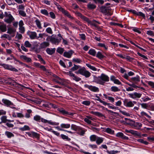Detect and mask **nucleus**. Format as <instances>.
I'll use <instances>...</instances> for the list:
<instances>
[{"label":"nucleus","mask_w":154,"mask_h":154,"mask_svg":"<svg viewBox=\"0 0 154 154\" xmlns=\"http://www.w3.org/2000/svg\"><path fill=\"white\" fill-rule=\"evenodd\" d=\"M78 69V70L75 72L77 74H80L85 76L86 78H88L91 75V73L87 70L84 67H81L80 66L75 64L72 67L70 70L72 71H75Z\"/></svg>","instance_id":"f257e3e1"},{"label":"nucleus","mask_w":154,"mask_h":154,"mask_svg":"<svg viewBox=\"0 0 154 154\" xmlns=\"http://www.w3.org/2000/svg\"><path fill=\"white\" fill-rule=\"evenodd\" d=\"M109 80V77L104 74H102L100 76H98L96 80L97 83L100 85H103L105 82H108Z\"/></svg>","instance_id":"f03ea898"},{"label":"nucleus","mask_w":154,"mask_h":154,"mask_svg":"<svg viewBox=\"0 0 154 154\" xmlns=\"http://www.w3.org/2000/svg\"><path fill=\"white\" fill-rule=\"evenodd\" d=\"M4 16L5 17L4 19V21L8 23H11L14 20V18L9 12H5Z\"/></svg>","instance_id":"7ed1b4c3"},{"label":"nucleus","mask_w":154,"mask_h":154,"mask_svg":"<svg viewBox=\"0 0 154 154\" xmlns=\"http://www.w3.org/2000/svg\"><path fill=\"white\" fill-rule=\"evenodd\" d=\"M57 8L65 15L71 19L72 20L74 19V18L69 13V12L67 11L64 10L60 5H58L57 6Z\"/></svg>","instance_id":"20e7f679"},{"label":"nucleus","mask_w":154,"mask_h":154,"mask_svg":"<svg viewBox=\"0 0 154 154\" xmlns=\"http://www.w3.org/2000/svg\"><path fill=\"white\" fill-rule=\"evenodd\" d=\"M0 66H3L5 69H8L12 71L17 72L18 70L17 69L11 65L6 64H0Z\"/></svg>","instance_id":"39448f33"},{"label":"nucleus","mask_w":154,"mask_h":154,"mask_svg":"<svg viewBox=\"0 0 154 154\" xmlns=\"http://www.w3.org/2000/svg\"><path fill=\"white\" fill-rule=\"evenodd\" d=\"M111 9L110 7H107L105 6H102L100 8V11L103 14H107L109 12Z\"/></svg>","instance_id":"423d86ee"},{"label":"nucleus","mask_w":154,"mask_h":154,"mask_svg":"<svg viewBox=\"0 0 154 154\" xmlns=\"http://www.w3.org/2000/svg\"><path fill=\"white\" fill-rule=\"evenodd\" d=\"M67 75L72 77L73 80L76 82H79L81 80V78L75 75L71 71H69V72H67Z\"/></svg>","instance_id":"0eeeda50"},{"label":"nucleus","mask_w":154,"mask_h":154,"mask_svg":"<svg viewBox=\"0 0 154 154\" xmlns=\"http://www.w3.org/2000/svg\"><path fill=\"white\" fill-rule=\"evenodd\" d=\"M16 29L13 27H9L8 28L7 33L10 34L11 37H14L15 36Z\"/></svg>","instance_id":"6e6552de"},{"label":"nucleus","mask_w":154,"mask_h":154,"mask_svg":"<svg viewBox=\"0 0 154 154\" xmlns=\"http://www.w3.org/2000/svg\"><path fill=\"white\" fill-rule=\"evenodd\" d=\"M61 40V38H57L55 37L54 35H51V42L54 44L58 45L60 42Z\"/></svg>","instance_id":"1a4fd4ad"},{"label":"nucleus","mask_w":154,"mask_h":154,"mask_svg":"<svg viewBox=\"0 0 154 154\" xmlns=\"http://www.w3.org/2000/svg\"><path fill=\"white\" fill-rule=\"evenodd\" d=\"M85 87L88 88L90 90L94 92H98L99 89L98 88L92 85H89L87 84H85L84 85Z\"/></svg>","instance_id":"9d476101"},{"label":"nucleus","mask_w":154,"mask_h":154,"mask_svg":"<svg viewBox=\"0 0 154 154\" xmlns=\"http://www.w3.org/2000/svg\"><path fill=\"white\" fill-rule=\"evenodd\" d=\"M2 102L3 103L4 105L7 106H14L13 103L8 100L5 99H3L2 100Z\"/></svg>","instance_id":"9b49d317"},{"label":"nucleus","mask_w":154,"mask_h":154,"mask_svg":"<svg viewBox=\"0 0 154 154\" xmlns=\"http://www.w3.org/2000/svg\"><path fill=\"white\" fill-rule=\"evenodd\" d=\"M76 14L88 23H89V22H90V20L88 18L82 15L81 13L79 12H76Z\"/></svg>","instance_id":"f8f14e48"},{"label":"nucleus","mask_w":154,"mask_h":154,"mask_svg":"<svg viewBox=\"0 0 154 154\" xmlns=\"http://www.w3.org/2000/svg\"><path fill=\"white\" fill-rule=\"evenodd\" d=\"M129 96L132 98L135 99L140 98L142 95V94L135 92L133 94H129Z\"/></svg>","instance_id":"ddd939ff"},{"label":"nucleus","mask_w":154,"mask_h":154,"mask_svg":"<svg viewBox=\"0 0 154 154\" xmlns=\"http://www.w3.org/2000/svg\"><path fill=\"white\" fill-rule=\"evenodd\" d=\"M57 110L59 111L60 113L64 115H69L72 116L73 114L72 113L69 112L67 111H66L64 109L62 108H58Z\"/></svg>","instance_id":"4468645a"},{"label":"nucleus","mask_w":154,"mask_h":154,"mask_svg":"<svg viewBox=\"0 0 154 154\" xmlns=\"http://www.w3.org/2000/svg\"><path fill=\"white\" fill-rule=\"evenodd\" d=\"M50 45L49 42H44L42 43L40 45V49H43L49 47Z\"/></svg>","instance_id":"2eb2a0df"},{"label":"nucleus","mask_w":154,"mask_h":154,"mask_svg":"<svg viewBox=\"0 0 154 154\" xmlns=\"http://www.w3.org/2000/svg\"><path fill=\"white\" fill-rule=\"evenodd\" d=\"M142 125V124L141 123L138 122H135L134 121L132 127H134L135 128L137 129H141Z\"/></svg>","instance_id":"dca6fc26"},{"label":"nucleus","mask_w":154,"mask_h":154,"mask_svg":"<svg viewBox=\"0 0 154 154\" xmlns=\"http://www.w3.org/2000/svg\"><path fill=\"white\" fill-rule=\"evenodd\" d=\"M73 53V52L72 51H69L67 52H64L63 55L65 57L70 58L71 57Z\"/></svg>","instance_id":"f3484780"},{"label":"nucleus","mask_w":154,"mask_h":154,"mask_svg":"<svg viewBox=\"0 0 154 154\" xmlns=\"http://www.w3.org/2000/svg\"><path fill=\"white\" fill-rule=\"evenodd\" d=\"M129 81L133 83H135L137 84V83L140 81V77L138 76L132 77L131 79V80H129Z\"/></svg>","instance_id":"a211bd4d"},{"label":"nucleus","mask_w":154,"mask_h":154,"mask_svg":"<svg viewBox=\"0 0 154 154\" xmlns=\"http://www.w3.org/2000/svg\"><path fill=\"white\" fill-rule=\"evenodd\" d=\"M124 104L126 106L131 107L134 106V104L132 103L131 101L128 102L127 100L126 99L124 101Z\"/></svg>","instance_id":"6ab92c4d"},{"label":"nucleus","mask_w":154,"mask_h":154,"mask_svg":"<svg viewBox=\"0 0 154 154\" xmlns=\"http://www.w3.org/2000/svg\"><path fill=\"white\" fill-rule=\"evenodd\" d=\"M76 132L79 135L81 136H83L85 134V131L84 129L79 127Z\"/></svg>","instance_id":"aec40b11"},{"label":"nucleus","mask_w":154,"mask_h":154,"mask_svg":"<svg viewBox=\"0 0 154 154\" xmlns=\"http://www.w3.org/2000/svg\"><path fill=\"white\" fill-rule=\"evenodd\" d=\"M55 50L56 49L55 48H48L46 49V51L48 54L51 55L55 53Z\"/></svg>","instance_id":"412c9836"},{"label":"nucleus","mask_w":154,"mask_h":154,"mask_svg":"<svg viewBox=\"0 0 154 154\" xmlns=\"http://www.w3.org/2000/svg\"><path fill=\"white\" fill-rule=\"evenodd\" d=\"M116 136L118 137H121L122 139L127 140L128 139V137L125 136L123 134L122 132H119L117 133Z\"/></svg>","instance_id":"4be33fe9"},{"label":"nucleus","mask_w":154,"mask_h":154,"mask_svg":"<svg viewBox=\"0 0 154 154\" xmlns=\"http://www.w3.org/2000/svg\"><path fill=\"white\" fill-rule=\"evenodd\" d=\"M55 77L58 79L59 80V81H56L57 83L62 85H63L65 84V81L64 79H61L58 76H55Z\"/></svg>","instance_id":"5701e85b"},{"label":"nucleus","mask_w":154,"mask_h":154,"mask_svg":"<svg viewBox=\"0 0 154 154\" xmlns=\"http://www.w3.org/2000/svg\"><path fill=\"white\" fill-rule=\"evenodd\" d=\"M7 30L6 25L3 24L0 25V31L2 32H4Z\"/></svg>","instance_id":"b1692460"},{"label":"nucleus","mask_w":154,"mask_h":154,"mask_svg":"<svg viewBox=\"0 0 154 154\" xmlns=\"http://www.w3.org/2000/svg\"><path fill=\"white\" fill-rule=\"evenodd\" d=\"M20 57L21 58L24 60L28 62H31L32 61L31 58L27 57L25 55H22L20 56Z\"/></svg>","instance_id":"393cba45"},{"label":"nucleus","mask_w":154,"mask_h":154,"mask_svg":"<svg viewBox=\"0 0 154 154\" xmlns=\"http://www.w3.org/2000/svg\"><path fill=\"white\" fill-rule=\"evenodd\" d=\"M60 127L63 129V128L67 129L70 127L69 124L62 123L60 125Z\"/></svg>","instance_id":"a878e982"},{"label":"nucleus","mask_w":154,"mask_h":154,"mask_svg":"<svg viewBox=\"0 0 154 154\" xmlns=\"http://www.w3.org/2000/svg\"><path fill=\"white\" fill-rule=\"evenodd\" d=\"M90 113L91 114H93L99 117H102L103 116V115L101 113L98 112H94L93 111H91L90 112Z\"/></svg>","instance_id":"bb28decb"},{"label":"nucleus","mask_w":154,"mask_h":154,"mask_svg":"<svg viewBox=\"0 0 154 154\" xmlns=\"http://www.w3.org/2000/svg\"><path fill=\"white\" fill-rule=\"evenodd\" d=\"M96 97L97 98V99H95L99 101L101 103H103L104 105H109V103H107L106 102L102 100L100 98L99 96L97 95H96Z\"/></svg>","instance_id":"cd10ccee"},{"label":"nucleus","mask_w":154,"mask_h":154,"mask_svg":"<svg viewBox=\"0 0 154 154\" xmlns=\"http://www.w3.org/2000/svg\"><path fill=\"white\" fill-rule=\"evenodd\" d=\"M96 51L94 49H91L88 51V53L91 55L94 56L96 54Z\"/></svg>","instance_id":"c85d7f7f"},{"label":"nucleus","mask_w":154,"mask_h":154,"mask_svg":"<svg viewBox=\"0 0 154 154\" xmlns=\"http://www.w3.org/2000/svg\"><path fill=\"white\" fill-rule=\"evenodd\" d=\"M134 121L129 119L125 122V124L131 126H132Z\"/></svg>","instance_id":"c756f323"},{"label":"nucleus","mask_w":154,"mask_h":154,"mask_svg":"<svg viewBox=\"0 0 154 154\" xmlns=\"http://www.w3.org/2000/svg\"><path fill=\"white\" fill-rule=\"evenodd\" d=\"M29 37L31 39H34L35 38L37 37V34L35 32H32L29 35Z\"/></svg>","instance_id":"7c9ffc66"},{"label":"nucleus","mask_w":154,"mask_h":154,"mask_svg":"<svg viewBox=\"0 0 154 154\" xmlns=\"http://www.w3.org/2000/svg\"><path fill=\"white\" fill-rule=\"evenodd\" d=\"M35 22L36 23V25L37 27L39 29H42V27L41 26V25L40 21L38 19H36L35 21Z\"/></svg>","instance_id":"2f4dec72"},{"label":"nucleus","mask_w":154,"mask_h":154,"mask_svg":"<svg viewBox=\"0 0 154 154\" xmlns=\"http://www.w3.org/2000/svg\"><path fill=\"white\" fill-rule=\"evenodd\" d=\"M70 126L71 129L76 131H77L79 128L80 127L74 124H72L71 126L70 125Z\"/></svg>","instance_id":"473e14b6"},{"label":"nucleus","mask_w":154,"mask_h":154,"mask_svg":"<svg viewBox=\"0 0 154 154\" xmlns=\"http://www.w3.org/2000/svg\"><path fill=\"white\" fill-rule=\"evenodd\" d=\"M5 134L9 138L14 136V135L13 133L8 131H6L5 132Z\"/></svg>","instance_id":"72a5a7b5"},{"label":"nucleus","mask_w":154,"mask_h":154,"mask_svg":"<svg viewBox=\"0 0 154 154\" xmlns=\"http://www.w3.org/2000/svg\"><path fill=\"white\" fill-rule=\"evenodd\" d=\"M96 143L98 144L99 145L103 141V138L99 137H97L96 140Z\"/></svg>","instance_id":"f704fd0d"},{"label":"nucleus","mask_w":154,"mask_h":154,"mask_svg":"<svg viewBox=\"0 0 154 154\" xmlns=\"http://www.w3.org/2000/svg\"><path fill=\"white\" fill-rule=\"evenodd\" d=\"M111 90L112 91L115 92L119 91L120 90L117 87L115 86H113L111 87Z\"/></svg>","instance_id":"c9c22d12"},{"label":"nucleus","mask_w":154,"mask_h":154,"mask_svg":"<svg viewBox=\"0 0 154 154\" xmlns=\"http://www.w3.org/2000/svg\"><path fill=\"white\" fill-rule=\"evenodd\" d=\"M86 66L89 68L91 70L94 71H96L97 70V69L95 67L91 65L90 64L88 63H86Z\"/></svg>","instance_id":"e433bc0d"},{"label":"nucleus","mask_w":154,"mask_h":154,"mask_svg":"<svg viewBox=\"0 0 154 154\" xmlns=\"http://www.w3.org/2000/svg\"><path fill=\"white\" fill-rule=\"evenodd\" d=\"M42 118L38 115H36L33 117V119L35 121L38 122H40Z\"/></svg>","instance_id":"4c0bfd02"},{"label":"nucleus","mask_w":154,"mask_h":154,"mask_svg":"<svg viewBox=\"0 0 154 154\" xmlns=\"http://www.w3.org/2000/svg\"><path fill=\"white\" fill-rule=\"evenodd\" d=\"M94 21V20L92 22H91V21L90 22H89V23L90 25H92V26H94L95 28H97L98 30H99L100 29V28L97 26V25L95 23Z\"/></svg>","instance_id":"58836bf2"},{"label":"nucleus","mask_w":154,"mask_h":154,"mask_svg":"<svg viewBox=\"0 0 154 154\" xmlns=\"http://www.w3.org/2000/svg\"><path fill=\"white\" fill-rule=\"evenodd\" d=\"M40 12L41 13L43 14H44L46 16H48V11L45 9H42L40 11Z\"/></svg>","instance_id":"ea45409f"},{"label":"nucleus","mask_w":154,"mask_h":154,"mask_svg":"<svg viewBox=\"0 0 154 154\" xmlns=\"http://www.w3.org/2000/svg\"><path fill=\"white\" fill-rule=\"evenodd\" d=\"M38 58L39 59V60L42 63L45 64L46 63L44 60L43 59L42 56L38 54L37 56Z\"/></svg>","instance_id":"a19ab883"},{"label":"nucleus","mask_w":154,"mask_h":154,"mask_svg":"<svg viewBox=\"0 0 154 154\" xmlns=\"http://www.w3.org/2000/svg\"><path fill=\"white\" fill-rule=\"evenodd\" d=\"M64 51V49L61 47H58L57 50V52L61 54L63 53Z\"/></svg>","instance_id":"79ce46f5"},{"label":"nucleus","mask_w":154,"mask_h":154,"mask_svg":"<svg viewBox=\"0 0 154 154\" xmlns=\"http://www.w3.org/2000/svg\"><path fill=\"white\" fill-rule=\"evenodd\" d=\"M11 36H10L9 35L7 34H4L3 35H2L1 37V38H8L9 40H11Z\"/></svg>","instance_id":"37998d69"},{"label":"nucleus","mask_w":154,"mask_h":154,"mask_svg":"<svg viewBox=\"0 0 154 154\" xmlns=\"http://www.w3.org/2000/svg\"><path fill=\"white\" fill-rule=\"evenodd\" d=\"M18 13L20 15L23 17H25L26 16V13L23 10L18 11Z\"/></svg>","instance_id":"c03bdc74"},{"label":"nucleus","mask_w":154,"mask_h":154,"mask_svg":"<svg viewBox=\"0 0 154 154\" xmlns=\"http://www.w3.org/2000/svg\"><path fill=\"white\" fill-rule=\"evenodd\" d=\"M97 137L95 135H92L90 137V139L91 141H95L97 138Z\"/></svg>","instance_id":"a18cd8bd"},{"label":"nucleus","mask_w":154,"mask_h":154,"mask_svg":"<svg viewBox=\"0 0 154 154\" xmlns=\"http://www.w3.org/2000/svg\"><path fill=\"white\" fill-rule=\"evenodd\" d=\"M60 136L64 140H66L68 141L70 140L71 139L70 138H69L68 136H66L63 134H61L60 135Z\"/></svg>","instance_id":"49530a36"},{"label":"nucleus","mask_w":154,"mask_h":154,"mask_svg":"<svg viewBox=\"0 0 154 154\" xmlns=\"http://www.w3.org/2000/svg\"><path fill=\"white\" fill-rule=\"evenodd\" d=\"M20 129L22 131H24L27 130H29L30 128L28 126L25 125L23 127L21 128Z\"/></svg>","instance_id":"de8ad7c7"},{"label":"nucleus","mask_w":154,"mask_h":154,"mask_svg":"<svg viewBox=\"0 0 154 154\" xmlns=\"http://www.w3.org/2000/svg\"><path fill=\"white\" fill-rule=\"evenodd\" d=\"M96 56L97 57L100 59L103 58L104 57V56L102 55V53L100 52H98L97 53Z\"/></svg>","instance_id":"09e8293b"},{"label":"nucleus","mask_w":154,"mask_h":154,"mask_svg":"<svg viewBox=\"0 0 154 154\" xmlns=\"http://www.w3.org/2000/svg\"><path fill=\"white\" fill-rule=\"evenodd\" d=\"M87 6L88 8L90 9H94L96 8V6L93 4H89Z\"/></svg>","instance_id":"8fccbe9b"},{"label":"nucleus","mask_w":154,"mask_h":154,"mask_svg":"<svg viewBox=\"0 0 154 154\" xmlns=\"http://www.w3.org/2000/svg\"><path fill=\"white\" fill-rule=\"evenodd\" d=\"M7 117L6 116H2L1 118L2 122L4 123H6L7 121Z\"/></svg>","instance_id":"3c124183"},{"label":"nucleus","mask_w":154,"mask_h":154,"mask_svg":"<svg viewBox=\"0 0 154 154\" xmlns=\"http://www.w3.org/2000/svg\"><path fill=\"white\" fill-rule=\"evenodd\" d=\"M25 46L27 48H30L32 46V45L29 43L28 41H26L24 43Z\"/></svg>","instance_id":"603ef678"},{"label":"nucleus","mask_w":154,"mask_h":154,"mask_svg":"<svg viewBox=\"0 0 154 154\" xmlns=\"http://www.w3.org/2000/svg\"><path fill=\"white\" fill-rule=\"evenodd\" d=\"M137 141H138L139 142H140V143H143L145 145H147L148 143L145 141H144L142 139H139L137 140Z\"/></svg>","instance_id":"864d4df0"},{"label":"nucleus","mask_w":154,"mask_h":154,"mask_svg":"<svg viewBox=\"0 0 154 154\" xmlns=\"http://www.w3.org/2000/svg\"><path fill=\"white\" fill-rule=\"evenodd\" d=\"M72 61L73 62H76L78 63H80L82 61L80 59L77 58L73 59Z\"/></svg>","instance_id":"5fc2aeb1"},{"label":"nucleus","mask_w":154,"mask_h":154,"mask_svg":"<svg viewBox=\"0 0 154 154\" xmlns=\"http://www.w3.org/2000/svg\"><path fill=\"white\" fill-rule=\"evenodd\" d=\"M48 36V35L45 33H40L39 34V36L37 37V39L39 38H43V37Z\"/></svg>","instance_id":"6e6d98bb"},{"label":"nucleus","mask_w":154,"mask_h":154,"mask_svg":"<svg viewBox=\"0 0 154 154\" xmlns=\"http://www.w3.org/2000/svg\"><path fill=\"white\" fill-rule=\"evenodd\" d=\"M106 131L107 133L110 134H113L114 132L112 130L111 128H106Z\"/></svg>","instance_id":"4d7b16f0"},{"label":"nucleus","mask_w":154,"mask_h":154,"mask_svg":"<svg viewBox=\"0 0 154 154\" xmlns=\"http://www.w3.org/2000/svg\"><path fill=\"white\" fill-rule=\"evenodd\" d=\"M98 46L104 48L106 50H107L108 49L107 47L105 46V45L102 43H98Z\"/></svg>","instance_id":"13d9d810"},{"label":"nucleus","mask_w":154,"mask_h":154,"mask_svg":"<svg viewBox=\"0 0 154 154\" xmlns=\"http://www.w3.org/2000/svg\"><path fill=\"white\" fill-rule=\"evenodd\" d=\"M82 104L86 106H89L91 103V102L89 101L85 100L83 101Z\"/></svg>","instance_id":"bf43d9fd"},{"label":"nucleus","mask_w":154,"mask_h":154,"mask_svg":"<svg viewBox=\"0 0 154 154\" xmlns=\"http://www.w3.org/2000/svg\"><path fill=\"white\" fill-rule=\"evenodd\" d=\"M46 31L48 33L52 34L53 33L52 30L50 27L47 28L46 30Z\"/></svg>","instance_id":"052dcab7"},{"label":"nucleus","mask_w":154,"mask_h":154,"mask_svg":"<svg viewBox=\"0 0 154 154\" xmlns=\"http://www.w3.org/2000/svg\"><path fill=\"white\" fill-rule=\"evenodd\" d=\"M95 3H97L103 4L104 2V1L103 0H93Z\"/></svg>","instance_id":"680f3d73"},{"label":"nucleus","mask_w":154,"mask_h":154,"mask_svg":"<svg viewBox=\"0 0 154 154\" xmlns=\"http://www.w3.org/2000/svg\"><path fill=\"white\" fill-rule=\"evenodd\" d=\"M105 98L108 100H109L110 101L112 102H113L114 101V98L111 97H105Z\"/></svg>","instance_id":"e2e57ef3"},{"label":"nucleus","mask_w":154,"mask_h":154,"mask_svg":"<svg viewBox=\"0 0 154 154\" xmlns=\"http://www.w3.org/2000/svg\"><path fill=\"white\" fill-rule=\"evenodd\" d=\"M140 114H141V116H145L146 117H147L149 118L150 117L145 112L143 111H142V112H141L140 113Z\"/></svg>","instance_id":"0e129e2a"},{"label":"nucleus","mask_w":154,"mask_h":154,"mask_svg":"<svg viewBox=\"0 0 154 154\" xmlns=\"http://www.w3.org/2000/svg\"><path fill=\"white\" fill-rule=\"evenodd\" d=\"M107 152L109 154H115L117 153L118 152V151H107Z\"/></svg>","instance_id":"69168bd1"},{"label":"nucleus","mask_w":154,"mask_h":154,"mask_svg":"<svg viewBox=\"0 0 154 154\" xmlns=\"http://www.w3.org/2000/svg\"><path fill=\"white\" fill-rule=\"evenodd\" d=\"M60 64L62 66L65 68L66 67V66L65 64L61 60H60L59 61Z\"/></svg>","instance_id":"338daca9"},{"label":"nucleus","mask_w":154,"mask_h":154,"mask_svg":"<svg viewBox=\"0 0 154 154\" xmlns=\"http://www.w3.org/2000/svg\"><path fill=\"white\" fill-rule=\"evenodd\" d=\"M148 84L152 88H154V83L153 82L151 81H149L148 82Z\"/></svg>","instance_id":"774afa93"}]
</instances>
